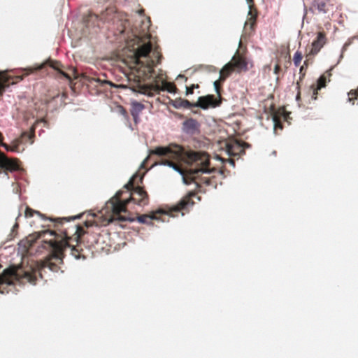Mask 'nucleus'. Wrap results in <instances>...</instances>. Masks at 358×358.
I'll use <instances>...</instances> for the list:
<instances>
[{
	"label": "nucleus",
	"instance_id": "f257e3e1",
	"mask_svg": "<svg viewBox=\"0 0 358 358\" xmlns=\"http://www.w3.org/2000/svg\"><path fill=\"white\" fill-rule=\"evenodd\" d=\"M150 155L164 157L160 163L178 171L185 184L194 182L199 188L203 185L217 187L216 177L210 176L216 169H210V157L206 152H185L181 146L171 144L167 147H157L150 151Z\"/></svg>",
	"mask_w": 358,
	"mask_h": 358
},
{
	"label": "nucleus",
	"instance_id": "f03ea898",
	"mask_svg": "<svg viewBox=\"0 0 358 358\" xmlns=\"http://www.w3.org/2000/svg\"><path fill=\"white\" fill-rule=\"evenodd\" d=\"M40 238L51 249V253L36 268H30L24 271L20 267H10L5 269L2 275H0V293H4L1 289L3 285H12L15 281H26L36 285L38 277L43 278L42 271L45 268L53 272H57L60 269L59 264H63L64 249L69 245L67 241L50 230L43 231ZM44 248L47 246L44 245Z\"/></svg>",
	"mask_w": 358,
	"mask_h": 358
},
{
	"label": "nucleus",
	"instance_id": "7ed1b4c3",
	"mask_svg": "<svg viewBox=\"0 0 358 358\" xmlns=\"http://www.w3.org/2000/svg\"><path fill=\"white\" fill-rule=\"evenodd\" d=\"M143 175L134 174L124 186L126 192L129 194V197L122 199V196L124 192V190H119L106 202L101 213L105 216L107 224L114 220L120 222L134 221V218L122 215V213L127 212V206L130 201H133L140 206H145L149 203L150 198L148 192L144 187L140 186V184L143 183Z\"/></svg>",
	"mask_w": 358,
	"mask_h": 358
},
{
	"label": "nucleus",
	"instance_id": "20e7f679",
	"mask_svg": "<svg viewBox=\"0 0 358 358\" xmlns=\"http://www.w3.org/2000/svg\"><path fill=\"white\" fill-rule=\"evenodd\" d=\"M150 36H134L128 42V49L124 50L122 62L131 70L138 80L150 78L154 72L156 64L150 57L152 50Z\"/></svg>",
	"mask_w": 358,
	"mask_h": 358
},
{
	"label": "nucleus",
	"instance_id": "39448f33",
	"mask_svg": "<svg viewBox=\"0 0 358 358\" xmlns=\"http://www.w3.org/2000/svg\"><path fill=\"white\" fill-rule=\"evenodd\" d=\"M196 194L193 192H189L187 195L184 196L176 206L166 211L162 209L157 210L151 212L150 214H143L136 217V220L142 224H152V220H161L165 222L166 217H174L173 212H180L182 210H186L188 207L194 205V202L192 201V197L195 196Z\"/></svg>",
	"mask_w": 358,
	"mask_h": 358
},
{
	"label": "nucleus",
	"instance_id": "423d86ee",
	"mask_svg": "<svg viewBox=\"0 0 358 358\" xmlns=\"http://www.w3.org/2000/svg\"><path fill=\"white\" fill-rule=\"evenodd\" d=\"M45 66H49L54 70L57 71L58 74L57 76L59 78H64L68 80H71V75L65 71V69L60 62L49 59L45 63L38 66L36 68L25 69V71L27 72L22 76H16L13 77L10 76L2 75L0 77V96L3 95L5 88L9 86L10 84H15L18 83L20 80L23 79L24 76H27L35 71L43 69Z\"/></svg>",
	"mask_w": 358,
	"mask_h": 358
},
{
	"label": "nucleus",
	"instance_id": "0eeeda50",
	"mask_svg": "<svg viewBox=\"0 0 358 358\" xmlns=\"http://www.w3.org/2000/svg\"><path fill=\"white\" fill-rule=\"evenodd\" d=\"M73 229H75V233L72 237H69L68 231H64L65 239L69 244L65 248L64 251L66 248H71V253L76 259H85V256L83 254V250L79 243L82 236L85 234V231L82 227L76 224L73 226Z\"/></svg>",
	"mask_w": 358,
	"mask_h": 358
},
{
	"label": "nucleus",
	"instance_id": "6e6552de",
	"mask_svg": "<svg viewBox=\"0 0 358 358\" xmlns=\"http://www.w3.org/2000/svg\"><path fill=\"white\" fill-rule=\"evenodd\" d=\"M117 17L113 8H108L105 11L102 12L100 15L90 13L85 17V23L87 27H99L100 22L115 21Z\"/></svg>",
	"mask_w": 358,
	"mask_h": 358
},
{
	"label": "nucleus",
	"instance_id": "1a4fd4ad",
	"mask_svg": "<svg viewBox=\"0 0 358 358\" xmlns=\"http://www.w3.org/2000/svg\"><path fill=\"white\" fill-rule=\"evenodd\" d=\"M333 7L332 0H314L309 8V10L313 13L326 14L332 10Z\"/></svg>",
	"mask_w": 358,
	"mask_h": 358
},
{
	"label": "nucleus",
	"instance_id": "9d476101",
	"mask_svg": "<svg viewBox=\"0 0 358 358\" xmlns=\"http://www.w3.org/2000/svg\"><path fill=\"white\" fill-rule=\"evenodd\" d=\"M222 99L215 98L214 95L209 94L206 96H199L195 107H199L202 109H208L209 108H215L221 104Z\"/></svg>",
	"mask_w": 358,
	"mask_h": 358
},
{
	"label": "nucleus",
	"instance_id": "9b49d317",
	"mask_svg": "<svg viewBox=\"0 0 358 358\" xmlns=\"http://www.w3.org/2000/svg\"><path fill=\"white\" fill-rule=\"evenodd\" d=\"M331 76V74L329 71H326L318 78L316 84H313L310 87V91L312 92L311 97L313 100L317 99L318 91L326 86L327 81H330Z\"/></svg>",
	"mask_w": 358,
	"mask_h": 358
},
{
	"label": "nucleus",
	"instance_id": "f8f14e48",
	"mask_svg": "<svg viewBox=\"0 0 358 358\" xmlns=\"http://www.w3.org/2000/svg\"><path fill=\"white\" fill-rule=\"evenodd\" d=\"M248 143L234 141L227 144V151L229 155H238L245 153V149L249 148Z\"/></svg>",
	"mask_w": 358,
	"mask_h": 358
},
{
	"label": "nucleus",
	"instance_id": "ddd939ff",
	"mask_svg": "<svg viewBox=\"0 0 358 358\" xmlns=\"http://www.w3.org/2000/svg\"><path fill=\"white\" fill-rule=\"evenodd\" d=\"M199 122L193 118L185 120L182 124V130L184 133L189 135L197 134L200 131Z\"/></svg>",
	"mask_w": 358,
	"mask_h": 358
},
{
	"label": "nucleus",
	"instance_id": "4468645a",
	"mask_svg": "<svg viewBox=\"0 0 358 358\" xmlns=\"http://www.w3.org/2000/svg\"><path fill=\"white\" fill-rule=\"evenodd\" d=\"M326 43L327 37L324 31L318 32L316 39L314 40L312 43V48L310 51V54H317Z\"/></svg>",
	"mask_w": 358,
	"mask_h": 358
},
{
	"label": "nucleus",
	"instance_id": "2eb2a0df",
	"mask_svg": "<svg viewBox=\"0 0 358 358\" xmlns=\"http://www.w3.org/2000/svg\"><path fill=\"white\" fill-rule=\"evenodd\" d=\"M234 69L238 71L248 70V62L245 56L241 54L234 55L230 62Z\"/></svg>",
	"mask_w": 358,
	"mask_h": 358
},
{
	"label": "nucleus",
	"instance_id": "dca6fc26",
	"mask_svg": "<svg viewBox=\"0 0 358 358\" xmlns=\"http://www.w3.org/2000/svg\"><path fill=\"white\" fill-rule=\"evenodd\" d=\"M288 114L285 111L284 108H279L277 111H274L273 113V121L274 122L275 129H282V123L281 119L287 120Z\"/></svg>",
	"mask_w": 358,
	"mask_h": 358
},
{
	"label": "nucleus",
	"instance_id": "f3484780",
	"mask_svg": "<svg viewBox=\"0 0 358 358\" xmlns=\"http://www.w3.org/2000/svg\"><path fill=\"white\" fill-rule=\"evenodd\" d=\"M0 167L8 171H16L18 169L19 166L16 161L9 159L3 154L0 155Z\"/></svg>",
	"mask_w": 358,
	"mask_h": 358
},
{
	"label": "nucleus",
	"instance_id": "a211bd4d",
	"mask_svg": "<svg viewBox=\"0 0 358 358\" xmlns=\"http://www.w3.org/2000/svg\"><path fill=\"white\" fill-rule=\"evenodd\" d=\"M257 17V9L256 8H250V10L248 12V20L245 23V31H248V29H250V31H253L255 30Z\"/></svg>",
	"mask_w": 358,
	"mask_h": 358
},
{
	"label": "nucleus",
	"instance_id": "6ab92c4d",
	"mask_svg": "<svg viewBox=\"0 0 358 358\" xmlns=\"http://www.w3.org/2000/svg\"><path fill=\"white\" fill-rule=\"evenodd\" d=\"M131 106V114L134 118L135 123H137L138 120V115L144 109L145 106L143 104L136 101L132 102Z\"/></svg>",
	"mask_w": 358,
	"mask_h": 358
},
{
	"label": "nucleus",
	"instance_id": "aec40b11",
	"mask_svg": "<svg viewBox=\"0 0 358 358\" xmlns=\"http://www.w3.org/2000/svg\"><path fill=\"white\" fill-rule=\"evenodd\" d=\"M234 71V69L231 62L227 63L220 71V80L224 81Z\"/></svg>",
	"mask_w": 358,
	"mask_h": 358
},
{
	"label": "nucleus",
	"instance_id": "412c9836",
	"mask_svg": "<svg viewBox=\"0 0 358 358\" xmlns=\"http://www.w3.org/2000/svg\"><path fill=\"white\" fill-rule=\"evenodd\" d=\"M34 129L31 128L30 131H24L22 134L20 136V142L21 143H26L27 141H29L30 143H33L34 141L33 138L34 137Z\"/></svg>",
	"mask_w": 358,
	"mask_h": 358
},
{
	"label": "nucleus",
	"instance_id": "4be33fe9",
	"mask_svg": "<svg viewBox=\"0 0 358 358\" xmlns=\"http://www.w3.org/2000/svg\"><path fill=\"white\" fill-rule=\"evenodd\" d=\"M157 89L162 91H167L170 93H174L177 90L176 85L173 83L166 81H163L162 83V87H159L157 86Z\"/></svg>",
	"mask_w": 358,
	"mask_h": 358
},
{
	"label": "nucleus",
	"instance_id": "5701e85b",
	"mask_svg": "<svg viewBox=\"0 0 358 358\" xmlns=\"http://www.w3.org/2000/svg\"><path fill=\"white\" fill-rule=\"evenodd\" d=\"M224 81L220 80V78L219 80H215L213 83L215 92L218 96V98L220 99H222V98H221V90H222L221 84Z\"/></svg>",
	"mask_w": 358,
	"mask_h": 358
},
{
	"label": "nucleus",
	"instance_id": "b1692460",
	"mask_svg": "<svg viewBox=\"0 0 358 358\" xmlns=\"http://www.w3.org/2000/svg\"><path fill=\"white\" fill-rule=\"evenodd\" d=\"M358 96V88L356 90H351L348 92V101L352 102V104H355L354 100L357 99Z\"/></svg>",
	"mask_w": 358,
	"mask_h": 358
},
{
	"label": "nucleus",
	"instance_id": "393cba45",
	"mask_svg": "<svg viewBox=\"0 0 358 358\" xmlns=\"http://www.w3.org/2000/svg\"><path fill=\"white\" fill-rule=\"evenodd\" d=\"M35 214H37L40 216H43V215L40 212L34 210L28 206L26 208L25 212H24V215L26 217H33L34 215H35Z\"/></svg>",
	"mask_w": 358,
	"mask_h": 358
},
{
	"label": "nucleus",
	"instance_id": "a878e982",
	"mask_svg": "<svg viewBox=\"0 0 358 358\" xmlns=\"http://www.w3.org/2000/svg\"><path fill=\"white\" fill-rule=\"evenodd\" d=\"M302 60V54L299 51H296L294 55L293 61L294 64L296 66L300 65L301 62Z\"/></svg>",
	"mask_w": 358,
	"mask_h": 358
},
{
	"label": "nucleus",
	"instance_id": "bb28decb",
	"mask_svg": "<svg viewBox=\"0 0 358 358\" xmlns=\"http://www.w3.org/2000/svg\"><path fill=\"white\" fill-rule=\"evenodd\" d=\"M199 87V85L198 84H192L189 87H186V95L192 94L194 93V90Z\"/></svg>",
	"mask_w": 358,
	"mask_h": 358
},
{
	"label": "nucleus",
	"instance_id": "cd10ccee",
	"mask_svg": "<svg viewBox=\"0 0 358 358\" xmlns=\"http://www.w3.org/2000/svg\"><path fill=\"white\" fill-rule=\"evenodd\" d=\"M117 111L121 114L122 116H124L126 119L128 118V113L126 110V109L122 106H118L117 107Z\"/></svg>",
	"mask_w": 358,
	"mask_h": 358
},
{
	"label": "nucleus",
	"instance_id": "c85d7f7f",
	"mask_svg": "<svg viewBox=\"0 0 358 358\" xmlns=\"http://www.w3.org/2000/svg\"><path fill=\"white\" fill-rule=\"evenodd\" d=\"M194 103H191L188 100H182V103H181V105L185 107V108H192V107H195L194 106Z\"/></svg>",
	"mask_w": 358,
	"mask_h": 358
},
{
	"label": "nucleus",
	"instance_id": "c756f323",
	"mask_svg": "<svg viewBox=\"0 0 358 358\" xmlns=\"http://www.w3.org/2000/svg\"><path fill=\"white\" fill-rule=\"evenodd\" d=\"M296 90H297V94L296 96V100L297 101H299L301 100V85H300L299 81H297V83H296Z\"/></svg>",
	"mask_w": 358,
	"mask_h": 358
},
{
	"label": "nucleus",
	"instance_id": "7c9ffc66",
	"mask_svg": "<svg viewBox=\"0 0 358 358\" xmlns=\"http://www.w3.org/2000/svg\"><path fill=\"white\" fill-rule=\"evenodd\" d=\"M300 77H299V83L303 79L306 75V69L304 65L301 66L299 70Z\"/></svg>",
	"mask_w": 358,
	"mask_h": 358
},
{
	"label": "nucleus",
	"instance_id": "2f4dec72",
	"mask_svg": "<svg viewBox=\"0 0 358 358\" xmlns=\"http://www.w3.org/2000/svg\"><path fill=\"white\" fill-rule=\"evenodd\" d=\"M153 55L157 57V63H159L160 62V59L161 57H162V55L158 52V51H155L153 52Z\"/></svg>",
	"mask_w": 358,
	"mask_h": 358
},
{
	"label": "nucleus",
	"instance_id": "473e14b6",
	"mask_svg": "<svg viewBox=\"0 0 358 358\" xmlns=\"http://www.w3.org/2000/svg\"><path fill=\"white\" fill-rule=\"evenodd\" d=\"M138 87H139V90H138V92L143 93V94H145L146 92L147 88L145 87L139 85Z\"/></svg>",
	"mask_w": 358,
	"mask_h": 358
},
{
	"label": "nucleus",
	"instance_id": "72a5a7b5",
	"mask_svg": "<svg viewBox=\"0 0 358 358\" xmlns=\"http://www.w3.org/2000/svg\"><path fill=\"white\" fill-rule=\"evenodd\" d=\"M280 71V65L278 64H277L275 66V68H274V73L275 74H278Z\"/></svg>",
	"mask_w": 358,
	"mask_h": 358
},
{
	"label": "nucleus",
	"instance_id": "f704fd0d",
	"mask_svg": "<svg viewBox=\"0 0 358 358\" xmlns=\"http://www.w3.org/2000/svg\"><path fill=\"white\" fill-rule=\"evenodd\" d=\"M248 4H249V8H254V0H247Z\"/></svg>",
	"mask_w": 358,
	"mask_h": 358
},
{
	"label": "nucleus",
	"instance_id": "c9c22d12",
	"mask_svg": "<svg viewBox=\"0 0 358 358\" xmlns=\"http://www.w3.org/2000/svg\"><path fill=\"white\" fill-rule=\"evenodd\" d=\"M64 220H66L67 221L68 220L66 218V217H63V218H57L55 220V221L57 222H59V223H62V222Z\"/></svg>",
	"mask_w": 358,
	"mask_h": 358
},
{
	"label": "nucleus",
	"instance_id": "e433bc0d",
	"mask_svg": "<svg viewBox=\"0 0 358 358\" xmlns=\"http://www.w3.org/2000/svg\"><path fill=\"white\" fill-rule=\"evenodd\" d=\"M178 78H182L185 79V81L186 82L187 80V78L185 77L184 75H179Z\"/></svg>",
	"mask_w": 358,
	"mask_h": 358
},
{
	"label": "nucleus",
	"instance_id": "4c0bfd02",
	"mask_svg": "<svg viewBox=\"0 0 358 358\" xmlns=\"http://www.w3.org/2000/svg\"><path fill=\"white\" fill-rule=\"evenodd\" d=\"M3 136L1 134V133L0 132V142H1L3 141Z\"/></svg>",
	"mask_w": 358,
	"mask_h": 358
},
{
	"label": "nucleus",
	"instance_id": "58836bf2",
	"mask_svg": "<svg viewBox=\"0 0 358 358\" xmlns=\"http://www.w3.org/2000/svg\"><path fill=\"white\" fill-rule=\"evenodd\" d=\"M85 225H86V227H88L89 226H91L92 224H89V222H85Z\"/></svg>",
	"mask_w": 358,
	"mask_h": 358
},
{
	"label": "nucleus",
	"instance_id": "ea45409f",
	"mask_svg": "<svg viewBox=\"0 0 358 358\" xmlns=\"http://www.w3.org/2000/svg\"><path fill=\"white\" fill-rule=\"evenodd\" d=\"M230 163L234 166V162L232 159H229Z\"/></svg>",
	"mask_w": 358,
	"mask_h": 358
},
{
	"label": "nucleus",
	"instance_id": "a19ab883",
	"mask_svg": "<svg viewBox=\"0 0 358 358\" xmlns=\"http://www.w3.org/2000/svg\"><path fill=\"white\" fill-rule=\"evenodd\" d=\"M304 65H306V66H308L307 61H305V62H304Z\"/></svg>",
	"mask_w": 358,
	"mask_h": 358
},
{
	"label": "nucleus",
	"instance_id": "79ce46f5",
	"mask_svg": "<svg viewBox=\"0 0 358 358\" xmlns=\"http://www.w3.org/2000/svg\"><path fill=\"white\" fill-rule=\"evenodd\" d=\"M219 173H220V175H222V172L221 171H219Z\"/></svg>",
	"mask_w": 358,
	"mask_h": 358
}]
</instances>
